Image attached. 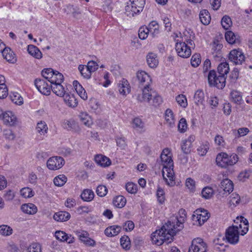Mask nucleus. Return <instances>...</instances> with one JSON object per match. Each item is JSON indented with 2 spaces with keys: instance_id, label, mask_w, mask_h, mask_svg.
Here are the masks:
<instances>
[{
  "instance_id": "nucleus-32",
  "label": "nucleus",
  "mask_w": 252,
  "mask_h": 252,
  "mask_svg": "<svg viewBox=\"0 0 252 252\" xmlns=\"http://www.w3.org/2000/svg\"><path fill=\"white\" fill-rule=\"evenodd\" d=\"M165 120L166 124L172 127L175 125L174 116L172 111L170 109H167L165 112Z\"/></svg>"
},
{
  "instance_id": "nucleus-12",
  "label": "nucleus",
  "mask_w": 252,
  "mask_h": 252,
  "mask_svg": "<svg viewBox=\"0 0 252 252\" xmlns=\"http://www.w3.org/2000/svg\"><path fill=\"white\" fill-rule=\"evenodd\" d=\"M176 50L178 55L183 58H187L191 55L190 47L187 46L185 42L177 43Z\"/></svg>"
},
{
  "instance_id": "nucleus-39",
  "label": "nucleus",
  "mask_w": 252,
  "mask_h": 252,
  "mask_svg": "<svg viewBox=\"0 0 252 252\" xmlns=\"http://www.w3.org/2000/svg\"><path fill=\"white\" fill-rule=\"evenodd\" d=\"M63 81V75L58 71H55L51 80L49 82L51 84L54 85L56 83H62Z\"/></svg>"
},
{
  "instance_id": "nucleus-9",
  "label": "nucleus",
  "mask_w": 252,
  "mask_h": 252,
  "mask_svg": "<svg viewBox=\"0 0 252 252\" xmlns=\"http://www.w3.org/2000/svg\"><path fill=\"white\" fill-rule=\"evenodd\" d=\"M151 240L152 243L157 246H160L164 242L168 244L172 242L170 239H167V235L161 229L156 230L151 234Z\"/></svg>"
},
{
  "instance_id": "nucleus-43",
  "label": "nucleus",
  "mask_w": 252,
  "mask_h": 252,
  "mask_svg": "<svg viewBox=\"0 0 252 252\" xmlns=\"http://www.w3.org/2000/svg\"><path fill=\"white\" fill-rule=\"evenodd\" d=\"M79 70L82 76L86 79L91 78L92 76L91 72L85 67V65L80 64L78 66Z\"/></svg>"
},
{
  "instance_id": "nucleus-1",
  "label": "nucleus",
  "mask_w": 252,
  "mask_h": 252,
  "mask_svg": "<svg viewBox=\"0 0 252 252\" xmlns=\"http://www.w3.org/2000/svg\"><path fill=\"white\" fill-rule=\"evenodd\" d=\"M136 77L139 82V86L141 89L142 94H138L137 99L139 102H147L154 106H158L162 102V98L157 93L151 88L152 78L144 71H138Z\"/></svg>"
},
{
  "instance_id": "nucleus-38",
  "label": "nucleus",
  "mask_w": 252,
  "mask_h": 252,
  "mask_svg": "<svg viewBox=\"0 0 252 252\" xmlns=\"http://www.w3.org/2000/svg\"><path fill=\"white\" fill-rule=\"evenodd\" d=\"M126 202V199L124 196L119 195L114 198L113 203L115 207L122 208L125 206Z\"/></svg>"
},
{
  "instance_id": "nucleus-2",
  "label": "nucleus",
  "mask_w": 252,
  "mask_h": 252,
  "mask_svg": "<svg viewBox=\"0 0 252 252\" xmlns=\"http://www.w3.org/2000/svg\"><path fill=\"white\" fill-rule=\"evenodd\" d=\"M160 159L163 166L162 175L167 185L170 187L175 185V176L173 171V161L172 154L168 148L163 150L160 155Z\"/></svg>"
},
{
  "instance_id": "nucleus-24",
  "label": "nucleus",
  "mask_w": 252,
  "mask_h": 252,
  "mask_svg": "<svg viewBox=\"0 0 252 252\" xmlns=\"http://www.w3.org/2000/svg\"><path fill=\"white\" fill-rule=\"evenodd\" d=\"M121 230V227L119 225H112L106 228L104 231L105 234L108 237L117 235Z\"/></svg>"
},
{
  "instance_id": "nucleus-8",
  "label": "nucleus",
  "mask_w": 252,
  "mask_h": 252,
  "mask_svg": "<svg viewBox=\"0 0 252 252\" xmlns=\"http://www.w3.org/2000/svg\"><path fill=\"white\" fill-rule=\"evenodd\" d=\"M238 226H232L229 227L225 232V238L229 243L235 245L238 243L239 240Z\"/></svg>"
},
{
  "instance_id": "nucleus-4",
  "label": "nucleus",
  "mask_w": 252,
  "mask_h": 252,
  "mask_svg": "<svg viewBox=\"0 0 252 252\" xmlns=\"http://www.w3.org/2000/svg\"><path fill=\"white\" fill-rule=\"evenodd\" d=\"M216 161L218 165L225 168L235 164L238 161V157L236 155L228 156L225 153H221L217 155Z\"/></svg>"
},
{
  "instance_id": "nucleus-33",
  "label": "nucleus",
  "mask_w": 252,
  "mask_h": 252,
  "mask_svg": "<svg viewBox=\"0 0 252 252\" xmlns=\"http://www.w3.org/2000/svg\"><path fill=\"white\" fill-rule=\"evenodd\" d=\"M234 222L236 223L240 222V224H243L244 225L243 229L241 231V234L244 235L247 233L248 231V221L244 217L242 216L237 217Z\"/></svg>"
},
{
  "instance_id": "nucleus-30",
  "label": "nucleus",
  "mask_w": 252,
  "mask_h": 252,
  "mask_svg": "<svg viewBox=\"0 0 252 252\" xmlns=\"http://www.w3.org/2000/svg\"><path fill=\"white\" fill-rule=\"evenodd\" d=\"M222 47V44L219 43L218 40L214 41L212 49L214 57L220 58L221 57V49Z\"/></svg>"
},
{
  "instance_id": "nucleus-3",
  "label": "nucleus",
  "mask_w": 252,
  "mask_h": 252,
  "mask_svg": "<svg viewBox=\"0 0 252 252\" xmlns=\"http://www.w3.org/2000/svg\"><path fill=\"white\" fill-rule=\"evenodd\" d=\"M145 0H129L125 8V13L127 16L133 17L142 11Z\"/></svg>"
},
{
  "instance_id": "nucleus-50",
  "label": "nucleus",
  "mask_w": 252,
  "mask_h": 252,
  "mask_svg": "<svg viewBox=\"0 0 252 252\" xmlns=\"http://www.w3.org/2000/svg\"><path fill=\"white\" fill-rule=\"evenodd\" d=\"M120 243L122 247L125 250H129L130 248V239L127 236H124L120 239Z\"/></svg>"
},
{
  "instance_id": "nucleus-62",
  "label": "nucleus",
  "mask_w": 252,
  "mask_h": 252,
  "mask_svg": "<svg viewBox=\"0 0 252 252\" xmlns=\"http://www.w3.org/2000/svg\"><path fill=\"white\" fill-rule=\"evenodd\" d=\"M11 98L12 101L16 104L21 105L23 103V99L18 93L13 94Z\"/></svg>"
},
{
  "instance_id": "nucleus-61",
  "label": "nucleus",
  "mask_w": 252,
  "mask_h": 252,
  "mask_svg": "<svg viewBox=\"0 0 252 252\" xmlns=\"http://www.w3.org/2000/svg\"><path fill=\"white\" fill-rule=\"evenodd\" d=\"M240 201V197L239 194L233 193L230 196L229 203L230 204L236 206L239 204Z\"/></svg>"
},
{
  "instance_id": "nucleus-19",
  "label": "nucleus",
  "mask_w": 252,
  "mask_h": 252,
  "mask_svg": "<svg viewBox=\"0 0 252 252\" xmlns=\"http://www.w3.org/2000/svg\"><path fill=\"white\" fill-rule=\"evenodd\" d=\"M73 85L77 93L80 97L83 100L87 99L88 95L87 93L82 85L76 80L73 81Z\"/></svg>"
},
{
  "instance_id": "nucleus-37",
  "label": "nucleus",
  "mask_w": 252,
  "mask_h": 252,
  "mask_svg": "<svg viewBox=\"0 0 252 252\" xmlns=\"http://www.w3.org/2000/svg\"><path fill=\"white\" fill-rule=\"evenodd\" d=\"M63 126L67 130H75L78 127L77 124L73 119L65 120L63 122Z\"/></svg>"
},
{
  "instance_id": "nucleus-40",
  "label": "nucleus",
  "mask_w": 252,
  "mask_h": 252,
  "mask_svg": "<svg viewBox=\"0 0 252 252\" xmlns=\"http://www.w3.org/2000/svg\"><path fill=\"white\" fill-rule=\"evenodd\" d=\"M94 193L91 189H84L81 194V197L82 200L85 201H91L94 197Z\"/></svg>"
},
{
  "instance_id": "nucleus-18",
  "label": "nucleus",
  "mask_w": 252,
  "mask_h": 252,
  "mask_svg": "<svg viewBox=\"0 0 252 252\" xmlns=\"http://www.w3.org/2000/svg\"><path fill=\"white\" fill-rule=\"evenodd\" d=\"M21 209L24 213L29 215H34L37 211L36 206L32 203L23 204L21 207Z\"/></svg>"
},
{
  "instance_id": "nucleus-47",
  "label": "nucleus",
  "mask_w": 252,
  "mask_h": 252,
  "mask_svg": "<svg viewBox=\"0 0 252 252\" xmlns=\"http://www.w3.org/2000/svg\"><path fill=\"white\" fill-rule=\"evenodd\" d=\"M231 97L233 102L240 104L242 101V97L241 93L237 91H233L230 94Z\"/></svg>"
},
{
  "instance_id": "nucleus-46",
  "label": "nucleus",
  "mask_w": 252,
  "mask_h": 252,
  "mask_svg": "<svg viewBox=\"0 0 252 252\" xmlns=\"http://www.w3.org/2000/svg\"><path fill=\"white\" fill-rule=\"evenodd\" d=\"M21 195L24 198H31L34 195V191L29 187L22 188L20 190Z\"/></svg>"
},
{
  "instance_id": "nucleus-42",
  "label": "nucleus",
  "mask_w": 252,
  "mask_h": 252,
  "mask_svg": "<svg viewBox=\"0 0 252 252\" xmlns=\"http://www.w3.org/2000/svg\"><path fill=\"white\" fill-rule=\"evenodd\" d=\"M37 132L41 135H44L47 133L48 127L44 121H40L37 124L36 127Z\"/></svg>"
},
{
  "instance_id": "nucleus-35",
  "label": "nucleus",
  "mask_w": 252,
  "mask_h": 252,
  "mask_svg": "<svg viewBox=\"0 0 252 252\" xmlns=\"http://www.w3.org/2000/svg\"><path fill=\"white\" fill-rule=\"evenodd\" d=\"M179 216H177L176 218V221L177 223H179L178 226H179V228H183L184 227L183 223H184L187 215H186V211L185 210L181 209L179 210L178 212Z\"/></svg>"
},
{
  "instance_id": "nucleus-29",
  "label": "nucleus",
  "mask_w": 252,
  "mask_h": 252,
  "mask_svg": "<svg viewBox=\"0 0 252 252\" xmlns=\"http://www.w3.org/2000/svg\"><path fill=\"white\" fill-rule=\"evenodd\" d=\"M63 97L65 103L69 107H75L77 105V99L73 94H70L66 93Z\"/></svg>"
},
{
  "instance_id": "nucleus-52",
  "label": "nucleus",
  "mask_w": 252,
  "mask_h": 252,
  "mask_svg": "<svg viewBox=\"0 0 252 252\" xmlns=\"http://www.w3.org/2000/svg\"><path fill=\"white\" fill-rule=\"evenodd\" d=\"M149 33V30H148L147 27H141L139 29V37L142 40L145 39L148 37Z\"/></svg>"
},
{
  "instance_id": "nucleus-11",
  "label": "nucleus",
  "mask_w": 252,
  "mask_h": 252,
  "mask_svg": "<svg viewBox=\"0 0 252 252\" xmlns=\"http://www.w3.org/2000/svg\"><path fill=\"white\" fill-rule=\"evenodd\" d=\"M46 164L49 169L56 170L63 167L64 164V160L61 157L55 156L50 158Z\"/></svg>"
},
{
  "instance_id": "nucleus-5",
  "label": "nucleus",
  "mask_w": 252,
  "mask_h": 252,
  "mask_svg": "<svg viewBox=\"0 0 252 252\" xmlns=\"http://www.w3.org/2000/svg\"><path fill=\"white\" fill-rule=\"evenodd\" d=\"M208 83L210 86L216 87L218 89H222L225 86L226 77L219 75L217 76L214 70L210 71L208 75Z\"/></svg>"
},
{
  "instance_id": "nucleus-54",
  "label": "nucleus",
  "mask_w": 252,
  "mask_h": 252,
  "mask_svg": "<svg viewBox=\"0 0 252 252\" xmlns=\"http://www.w3.org/2000/svg\"><path fill=\"white\" fill-rule=\"evenodd\" d=\"M55 72V71L51 68H46L42 70V75L45 79L49 81V80L51 79Z\"/></svg>"
},
{
  "instance_id": "nucleus-17",
  "label": "nucleus",
  "mask_w": 252,
  "mask_h": 252,
  "mask_svg": "<svg viewBox=\"0 0 252 252\" xmlns=\"http://www.w3.org/2000/svg\"><path fill=\"white\" fill-rule=\"evenodd\" d=\"M193 101L194 103L198 106H205V94L202 90H198L195 92Z\"/></svg>"
},
{
  "instance_id": "nucleus-26",
  "label": "nucleus",
  "mask_w": 252,
  "mask_h": 252,
  "mask_svg": "<svg viewBox=\"0 0 252 252\" xmlns=\"http://www.w3.org/2000/svg\"><path fill=\"white\" fill-rule=\"evenodd\" d=\"M149 32L153 37L157 36L159 33V25L156 21H152L148 25L147 27Z\"/></svg>"
},
{
  "instance_id": "nucleus-20",
  "label": "nucleus",
  "mask_w": 252,
  "mask_h": 252,
  "mask_svg": "<svg viewBox=\"0 0 252 252\" xmlns=\"http://www.w3.org/2000/svg\"><path fill=\"white\" fill-rule=\"evenodd\" d=\"M147 62L151 68H155L158 64V60L157 54L150 52L147 55Z\"/></svg>"
},
{
  "instance_id": "nucleus-58",
  "label": "nucleus",
  "mask_w": 252,
  "mask_h": 252,
  "mask_svg": "<svg viewBox=\"0 0 252 252\" xmlns=\"http://www.w3.org/2000/svg\"><path fill=\"white\" fill-rule=\"evenodd\" d=\"M132 126L137 130H142L144 127V125L140 119L135 118L133 120Z\"/></svg>"
},
{
  "instance_id": "nucleus-60",
  "label": "nucleus",
  "mask_w": 252,
  "mask_h": 252,
  "mask_svg": "<svg viewBox=\"0 0 252 252\" xmlns=\"http://www.w3.org/2000/svg\"><path fill=\"white\" fill-rule=\"evenodd\" d=\"M107 191V189L105 186L99 185L96 188V193L99 196L103 197L106 195Z\"/></svg>"
},
{
  "instance_id": "nucleus-23",
  "label": "nucleus",
  "mask_w": 252,
  "mask_h": 252,
  "mask_svg": "<svg viewBox=\"0 0 252 252\" xmlns=\"http://www.w3.org/2000/svg\"><path fill=\"white\" fill-rule=\"evenodd\" d=\"M94 160L98 165L103 167L108 166L111 163L109 158L101 155L95 156Z\"/></svg>"
},
{
  "instance_id": "nucleus-25",
  "label": "nucleus",
  "mask_w": 252,
  "mask_h": 252,
  "mask_svg": "<svg viewBox=\"0 0 252 252\" xmlns=\"http://www.w3.org/2000/svg\"><path fill=\"white\" fill-rule=\"evenodd\" d=\"M70 218V214L65 211H60L56 213L53 216V219L57 221H65Z\"/></svg>"
},
{
  "instance_id": "nucleus-15",
  "label": "nucleus",
  "mask_w": 252,
  "mask_h": 252,
  "mask_svg": "<svg viewBox=\"0 0 252 252\" xmlns=\"http://www.w3.org/2000/svg\"><path fill=\"white\" fill-rule=\"evenodd\" d=\"M2 120L5 125L9 126H14L17 123V118L11 111L4 112Z\"/></svg>"
},
{
  "instance_id": "nucleus-22",
  "label": "nucleus",
  "mask_w": 252,
  "mask_h": 252,
  "mask_svg": "<svg viewBox=\"0 0 252 252\" xmlns=\"http://www.w3.org/2000/svg\"><path fill=\"white\" fill-rule=\"evenodd\" d=\"M1 53L3 58L8 62L13 63L16 61L15 54L10 48L5 47Z\"/></svg>"
},
{
  "instance_id": "nucleus-59",
  "label": "nucleus",
  "mask_w": 252,
  "mask_h": 252,
  "mask_svg": "<svg viewBox=\"0 0 252 252\" xmlns=\"http://www.w3.org/2000/svg\"><path fill=\"white\" fill-rule=\"evenodd\" d=\"M186 187L191 192H194L195 190V182L191 178H188L186 182Z\"/></svg>"
},
{
  "instance_id": "nucleus-49",
  "label": "nucleus",
  "mask_w": 252,
  "mask_h": 252,
  "mask_svg": "<svg viewBox=\"0 0 252 252\" xmlns=\"http://www.w3.org/2000/svg\"><path fill=\"white\" fill-rule=\"evenodd\" d=\"M125 188L126 191L131 194H135L137 191V185L132 182L126 183Z\"/></svg>"
},
{
  "instance_id": "nucleus-34",
  "label": "nucleus",
  "mask_w": 252,
  "mask_h": 252,
  "mask_svg": "<svg viewBox=\"0 0 252 252\" xmlns=\"http://www.w3.org/2000/svg\"><path fill=\"white\" fill-rule=\"evenodd\" d=\"M229 66L227 62L221 63L218 66V71L219 75L223 76L224 77H226V75L229 72Z\"/></svg>"
},
{
  "instance_id": "nucleus-63",
  "label": "nucleus",
  "mask_w": 252,
  "mask_h": 252,
  "mask_svg": "<svg viewBox=\"0 0 252 252\" xmlns=\"http://www.w3.org/2000/svg\"><path fill=\"white\" fill-rule=\"evenodd\" d=\"M85 67L92 73L98 68V64L94 61H90Z\"/></svg>"
},
{
  "instance_id": "nucleus-13",
  "label": "nucleus",
  "mask_w": 252,
  "mask_h": 252,
  "mask_svg": "<svg viewBox=\"0 0 252 252\" xmlns=\"http://www.w3.org/2000/svg\"><path fill=\"white\" fill-rule=\"evenodd\" d=\"M34 85L37 90L43 94L46 95L50 94L51 85H48L44 79H35L34 81Z\"/></svg>"
},
{
  "instance_id": "nucleus-51",
  "label": "nucleus",
  "mask_w": 252,
  "mask_h": 252,
  "mask_svg": "<svg viewBox=\"0 0 252 252\" xmlns=\"http://www.w3.org/2000/svg\"><path fill=\"white\" fill-rule=\"evenodd\" d=\"M221 25L225 30L228 29L232 24L231 18L228 16H224L221 21Z\"/></svg>"
},
{
  "instance_id": "nucleus-41",
  "label": "nucleus",
  "mask_w": 252,
  "mask_h": 252,
  "mask_svg": "<svg viewBox=\"0 0 252 252\" xmlns=\"http://www.w3.org/2000/svg\"><path fill=\"white\" fill-rule=\"evenodd\" d=\"M214 191L213 189L209 187H206L202 189L201 191L202 197L205 199L211 198L214 195Z\"/></svg>"
},
{
  "instance_id": "nucleus-36",
  "label": "nucleus",
  "mask_w": 252,
  "mask_h": 252,
  "mask_svg": "<svg viewBox=\"0 0 252 252\" xmlns=\"http://www.w3.org/2000/svg\"><path fill=\"white\" fill-rule=\"evenodd\" d=\"M79 117L81 122L86 126H90L93 123L91 117L87 112H81Z\"/></svg>"
},
{
  "instance_id": "nucleus-57",
  "label": "nucleus",
  "mask_w": 252,
  "mask_h": 252,
  "mask_svg": "<svg viewBox=\"0 0 252 252\" xmlns=\"http://www.w3.org/2000/svg\"><path fill=\"white\" fill-rule=\"evenodd\" d=\"M28 252H41V246L39 243H33L28 247Z\"/></svg>"
},
{
  "instance_id": "nucleus-44",
  "label": "nucleus",
  "mask_w": 252,
  "mask_h": 252,
  "mask_svg": "<svg viewBox=\"0 0 252 252\" xmlns=\"http://www.w3.org/2000/svg\"><path fill=\"white\" fill-rule=\"evenodd\" d=\"M225 38L226 40L231 44L236 43L237 40L238 41V39L236 38V36L234 33L231 31H227L225 32Z\"/></svg>"
},
{
  "instance_id": "nucleus-53",
  "label": "nucleus",
  "mask_w": 252,
  "mask_h": 252,
  "mask_svg": "<svg viewBox=\"0 0 252 252\" xmlns=\"http://www.w3.org/2000/svg\"><path fill=\"white\" fill-rule=\"evenodd\" d=\"M13 230L11 227L6 225L0 226V233L3 236H9L12 234Z\"/></svg>"
},
{
  "instance_id": "nucleus-31",
  "label": "nucleus",
  "mask_w": 252,
  "mask_h": 252,
  "mask_svg": "<svg viewBox=\"0 0 252 252\" xmlns=\"http://www.w3.org/2000/svg\"><path fill=\"white\" fill-rule=\"evenodd\" d=\"M28 51L30 55L36 59H40L42 57V53L39 49L34 45H28Z\"/></svg>"
},
{
  "instance_id": "nucleus-6",
  "label": "nucleus",
  "mask_w": 252,
  "mask_h": 252,
  "mask_svg": "<svg viewBox=\"0 0 252 252\" xmlns=\"http://www.w3.org/2000/svg\"><path fill=\"white\" fill-rule=\"evenodd\" d=\"M210 218V214L207 210L202 208L196 210L192 215L193 224L201 226Z\"/></svg>"
},
{
  "instance_id": "nucleus-14",
  "label": "nucleus",
  "mask_w": 252,
  "mask_h": 252,
  "mask_svg": "<svg viewBox=\"0 0 252 252\" xmlns=\"http://www.w3.org/2000/svg\"><path fill=\"white\" fill-rule=\"evenodd\" d=\"M229 60L235 64H242L245 62V56L242 51L238 50H232L229 54Z\"/></svg>"
},
{
  "instance_id": "nucleus-55",
  "label": "nucleus",
  "mask_w": 252,
  "mask_h": 252,
  "mask_svg": "<svg viewBox=\"0 0 252 252\" xmlns=\"http://www.w3.org/2000/svg\"><path fill=\"white\" fill-rule=\"evenodd\" d=\"M252 173L250 169L245 170L242 171L238 175V179L240 181L245 182L247 179H249Z\"/></svg>"
},
{
  "instance_id": "nucleus-48",
  "label": "nucleus",
  "mask_w": 252,
  "mask_h": 252,
  "mask_svg": "<svg viewBox=\"0 0 252 252\" xmlns=\"http://www.w3.org/2000/svg\"><path fill=\"white\" fill-rule=\"evenodd\" d=\"M176 100L178 104L183 108H186L188 105L187 99L184 94H179L176 97Z\"/></svg>"
},
{
  "instance_id": "nucleus-10",
  "label": "nucleus",
  "mask_w": 252,
  "mask_h": 252,
  "mask_svg": "<svg viewBox=\"0 0 252 252\" xmlns=\"http://www.w3.org/2000/svg\"><path fill=\"white\" fill-rule=\"evenodd\" d=\"M207 245L200 238L194 239L192 241L191 245L189 249V252H206Z\"/></svg>"
},
{
  "instance_id": "nucleus-16",
  "label": "nucleus",
  "mask_w": 252,
  "mask_h": 252,
  "mask_svg": "<svg viewBox=\"0 0 252 252\" xmlns=\"http://www.w3.org/2000/svg\"><path fill=\"white\" fill-rule=\"evenodd\" d=\"M118 88L120 93L124 96H126L130 92V87L128 81L123 78L118 84Z\"/></svg>"
},
{
  "instance_id": "nucleus-56",
  "label": "nucleus",
  "mask_w": 252,
  "mask_h": 252,
  "mask_svg": "<svg viewBox=\"0 0 252 252\" xmlns=\"http://www.w3.org/2000/svg\"><path fill=\"white\" fill-rule=\"evenodd\" d=\"M157 197L158 201L160 204H162L165 200V193L164 190L160 187H158L157 191Z\"/></svg>"
},
{
  "instance_id": "nucleus-7",
  "label": "nucleus",
  "mask_w": 252,
  "mask_h": 252,
  "mask_svg": "<svg viewBox=\"0 0 252 252\" xmlns=\"http://www.w3.org/2000/svg\"><path fill=\"white\" fill-rule=\"evenodd\" d=\"M171 222V221H168L164 225H163L161 228V230L165 232V234L167 235V239L173 241V238L176 234L177 232L181 230L182 228H179V226L178 224L177 221Z\"/></svg>"
},
{
  "instance_id": "nucleus-21",
  "label": "nucleus",
  "mask_w": 252,
  "mask_h": 252,
  "mask_svg": "<svg viewBox=\"0 0 252 252\" xmlns=\"http://www.w3.org/2000/svg\"><path fill=\"white\" fill-rule=\"evenodd\" d=\"M51 89L55 94L60 97H63L66 93L61 83H56L51 85Z\"/></svg>"
},
{
  "instance_id": "nucleus-64",
  "label": "nucleus",
  "mask_w": 252,
  "mask_h": 252,
  "mask_svg": "<svg viewBox=\"0 0 252 252\" xmlns=\"http://www.w3.org/2000/svg\"><path fill=\"white\" fill-rule=\"evenodd\" d=\"M201 63L200 56L199 54L193 55L191 59V64L193 67L198 66Z\"/></svg>"
},
{
  "instance_id": "nucleus-45",
  "label": "nucleus",
  "mask_w": 252,
  "mask_h": 252,
  "mask_svg": "<svg viewBox=\"0 0 252 252\" xmlns=\"http://www.w3.org/2000/svg\"><path fill=\"white\" fill-rule=\"evenodd\" d=\"M66 181L67 178L64 175H59L54 179V183L55 185L58 187L63 186Z\"/></svg>"
},
{
  "instance_id": "nucleus-27",
  "label": "nucleus",
  "mask_w": 252,
  "mask_h": 252,
  "mask_svg": "<svg viewBox=\"0 0 252 252\" xmlns=\"http://www.w3.org/2000/svg\"><path fill=\"white\" fill-rule=\"evenodd\" d=\"M199 19L201 23L204 25H208L211 21V16L209 11L206 9H203L199 13Z\"/></svg>"
},
{
  "instance_id": "nucleus-28",
  "label": "nucleus",
  "mask_w": 252,
  "mask_h": 252,
  "mask_svg": "<svg viewBox=\"0 0 252 252\" xmlns=\"http://www.w3.org/2000/svg\"><path fill=\"white\" fill-rule=\"evenodd\" d=\"M220 188L224 192L230 193L233 189V184L232 182L228 179L223 180L220 183Z\"/></svg>"
}]
</instances>
